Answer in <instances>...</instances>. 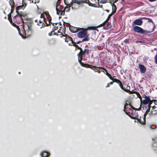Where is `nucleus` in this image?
I'll use <instances>...</instances> for the list:
<instances>
[{
	"instance_id": "obj_20",
	"label": "nucleus",
	"mask_w": 157,
	"mask_h": 157,
	"mask_svg": "<svg viewBox=\"0 0 157 157\" xmlns=\"http://www.w3.org/2000/svg\"><path fill=\"white\" fill-rule=\"evenodd\" d=\"M57 6H58V5H57V3L56 5V13H57V14L58 15H59L60 14L61 11L59 10L58 9Z\"/></svg>"
},
{
	"instance_id": "obj_24",
	"label": "nucleus",
	"mask_w": 157,
	"mask_h": 157,
	"mask_svg": "<svg viewBox=\"0 0 157 157\" xmlns=\"http://www.w3.org/2000/svg\"><path fill=\"white\" fill-rule=\"evenodd\" d=\"M127 108H128V110H131V109H130L131 108H132V109L134 108L133 107H132V105L130 104L127 103Z\"/></svg>"
},
{
	"instance_id": "obj_51",
	"label": "nucleus",
	"mask_w": 157,
	"mask_h": 157,
	"mask_svg": "<svg viewBox=\"0 0 157 157\" xmlns=\"http://www.w3.org/2000/svg\"><path fill=\"white\" fill-rule=\"evenodd\" d=\"M109 84L108 83L107 85V86H106V87H109Z\"/></svg>"
},
{
	"instance_id": "obj_8",
	"label": "nucleus",
	"mask_w": 157,
	"mask_h": 157,
	"mask_svg": "<svg viewBox=\"0 0 157 157\" xmlns=\"http://www.w3.org/2000/svg\"><path fill=\"white\" fill-rule=\"evenodd\" d=\"M152 140L153 141L152 143V149L157 152V137L152 138Z\"/></svg>"
},
{
	"instance_id": "obj_33",
	"label": "nucleus",
	"mask_w": 157,
	"mask_h": 157,
	"mask_svg": "<svg viewBox=\"0 0 157 157\" xmlns=\"http://www.w3.org/2000/svg\"><path fill=\"white\" fill-rule=\"evenodd\" d=\"M10 23L13 26L15 27H16L17 26L13 22V21H12V22H11Z\"/></svg>"
},
{
	"instance_id": "obj_60",
	"label": "nucleus",
	"mask_w": 157,
	"mask_h": 157,
	"mask_svg": "<svg viewBox=\"0 0 157 157\" xmlns=\"http://www.w3.org/2000/svg\"><path fill=\"white\" fill-rule=\"evenodd\" d=\"M124 0H122V2H124Z\"/></svg>"
},
{
	"instance_id": "obj_19",
	"label": "nucleus",
	"mask_w": 157,
	"mask_h": 157,
	"mask_svg": "<svg viewBox=\"0 0 157 157\" xmlns=\"http://www.w3.org/2000/svg\"><path fill=\"white\" fill-rule=\"evenodd\" d=\"M136 119H137L138 120V121L141 124H145V120L144 119V118H143V120H144L143 121L140 118H136Z\"/></svg>"
},
{
	"instance_id": "obj_15",
	"label": "nucleus",
	"mask_w": 157,
	"mask_h": 157,
	"mask_svg": "<svg viewBox=\"0 0 157 157\" xmlns=\"http://www.w3.org/2000/svg\"><path fill=\"white\" fill-rule=\"evenodd\" d=\"M70 31L72 33H75L78 31V28L76 27H72L71 28H70Z\"/></svg>"
},
{
	"instance_id": "obj_43",
	"label": "nucleus",
	"mask_w": 157,
	"mask_h": 157,
	"mask_svg": "<svg viewBox=\"0 0 157 157\" xmlns=\"http://www.w3.org/2000/svg\"><path fill=\"white\" fill-rule=\"evenodd\" d=\"M51 23H52V22H51ZM58 23V22H56V23H52V25H53V26H54V24H56V25H57Z\"/></svg>"
},
{
	"instance_id": "obj_56",
	"label": "nucleus",
	"mask_w": 157,
	"mask_h": 157,
	"mask_svg": "<svg viewBox=\"0 0 157 157\" xmlns=\"http://www.w3.org/2000/svg\"><path fill=\"white\" fill-rule=\"evenodd\" d=\"M35 21L36 22H38V20H37L36 19V20Z\"/></svg>"
},
{
	"instance_id": "obj_18",
	"label": "nucleus",
	"mask_w": 157,
	"mask_h": 157,
	"mask_svg": "<svg viewBox=\"0 0 157 157\" xmlns=\"http://www.w3.org/2000/svg\"><path fill=\"white\" fill-rule=\"evenodd\" d=\"M24 24H26L28 28H32V22H24Z\"/></svg>"
},
{
	"instance_id": "obj_4",
	"label": "nucleus",
	"mask_w": 157,
	"mask_h": 157,
	"mask_svg": "<svg viewBox=\"0 0 157 157\" xmlns=\"http://www.w3.org/2000/svg\"><path fill=\"white\" fill-rule=\"evenodd\" d=\"M98 68H101L104 70L105 71H101L104 72V74L106 75L110 79L112 80L114 82H117L121 88H125L123 87V85L120 80L117 78L113 79L111 75L105 69L101 67H99Z\"/></svg>"
},
{
	"instance_id": "obj_52",
	"label": "nucleus",
	"mask_w": 157,
	"mask_h": 157,
	"mask_svg": "<svg viewBox=\"0 0 157 157\" xmlns=\"http://www.w3.org/2000/svg\"><path fill=\"white\" fill-rule=\"evenodd\" d=\"M13 9H11V13H13Z\"/></svg>"
},
{
	"instance_id": "obj_54",
	"label": "nucleus",
	"mask_w": 157,
	"mask_h": 157,
	"mask_svg": "<svg viewBox=\"0 0 157 157\" xmlns=\"http://www.w3.org/2000/svg\"><path fill=\"white\" fill-rule=\"evenodd\" d=\"M48 35L49 36H51V33H48Z\"/></svg>"
},
{
	"instance_id": "obj_29",
	"label": "nucleus",
	"mask_w": 157,
	"mask_h": 157,
	"mask_svg": "<svg viewBox=\"0 0 157 157\" xmlns=\"http://www.w3.org/2000/svg\"><path fill=\"white\" fill-rule=\"evenodd\" d=\"M128 108H127V103H126L124 105V109H123V110L124 112H125V109H127Z\"/></svg>"
},
{
	"instance_id": "obj_3",
	"label": "nucleus",
	"mask_w": 157,
	"mask_h": 157,
	"mask_svg": "<svg viewBox=\"0 0 157 157\" xmlns=\"http://www.w3.org/2000/svg\"><path fill=\"white\" fill-rule=\"evenodd\" d=\"M133 30L135 33L141 34H146L154 31V28H153L151 31H148L144 29L140 26H135L133 27Z\"/></svg>"
},
{
	"instance_id": "obj_53",
	"label": "nucleus",
	"mask_w": 157,
	"mask_h": 157,
	"mask_svg": "<svg viewBox=\"0 0 157 157\" xmlns=\"http://www.w3.org/2000/svg\"><path fill=\"white\" fill-rule=\"evenodd\" d=\"M109 83V85H112L113 84V82H111Z\"/></svg>"
},
{
	"instance_id": "obj_5",
	"label": "nucleus",
	"mask_w": 157,
	"mask_h": 157,
	"mask_svg": "<svg viewBox=\"0 0 157 157\" xmlns=\"http://www.w3.org/2000/svg\"><path fill=\"white\" fill-rule=\"evenodd\" d=\"M77 36L79 38H83L82 41H88L90 40L89 35L85 30L79 31L78 33Z\"/></svg>"
},
{
	"instance_id": "obj_31",
	"label": "nucleus",
	"mask_w": 157,
	"mask_h": 157,
	"mask_svg": "<svg viewBox=\"0 0 157 157\" xmlns=\"http://www.w3.org/2000/svg\"><path fill=\"white\" fill-rule=\"evenodd\" d=\"M124 42L125 44L129 43V40L127 39L125 40L124 41Z\"/></svg>"
},
{
	"instance_id": "obj_13",
	"label": "nucleus",
	"mask_w": 157,
	"mask_h": 157,
	"mask_svg": "<svg viewBox=\"0 0 157 157\" xmlns=\"http://www.w3.org/2000/svg\"><path fill=\"white\" fill-rule=\"evenodd\" d=\"M49 155V153L45 151H42L40 154L41 157H48Z\"/></svg>"
},
{
	"instance_id": "obj_14",
	"label": "nucleus",
	"mask_w": 157,
	"mask_h": 157,
	"mask_svg": "<svg viewBox=\"0 0 157 157\" xmlns=\"http://www.w3.org/2000/svg\"><path fill=\"white\" fill-rule=\"evenodd\" d=\"M111 4V5L112 6V13L114 14L116 12L117 10V7L116 5L114 4H112L111 2H109Z\"/></svg>"
},
{
	"instance_id": "obj_38",
	"label": "nucleus",
	"mask_w": 157,
	"mask_h": 157,
	"mask_svg": "<svg viewBox=\"0 0 157 157\" xmlns=\"http://www.w3.org/2000/svg\"><path fill=\"white\" fill-rule=\"evenodd\" d=\"M113 14L112 13H112L110 14H109L108 16V19H109L112 16Z\"/></svg>"
},
{
	"instance_id": "obj_44",
	"label": "nucleus",
	"mask_w": 157,
	"mask_h": 157,
	"mask_svg": "<svg viewBox=\"0 0 157 157\" xmlns=\"http://www.w3.org/2000/svg\"><path fill=\"white\" fill-rule=\"evenodd\" d=\"M42 25L43 26V27H44L45 26V25L44 24V23H42Z\"/></svg>"
},
{
	"instance_id": "obj_47",
	"label": "nucleus",
	"mask_w": 157,
	"mask_h": 157,
	"mask_svg": "<svg viewBox=\"0 0 157 157\" xmlns=\"http://www.w3.org/2000/svg\"><path fill=\"white\" fill-rule=\"evenodd\" d=\"M150 2H154L156 1V0H148Z\"/></svg>"
},
{
	"instance_id": "obj_42",
	"label": "nucleus",
	"mask_w": 157,
	"mask_h": 157,
	"mask_svg": "<svg viewBox=\"0 0 157 157\" xmlns=\"http://www.w3.org/2000/svg\"><path fill=\"white\" fill-rule=\"evenodd\" d=\"M11 13H9L8 15V17H9V18H10V17H11Z\"/></svg>"
},
{
	"instance_id": "obj_7",
	"label": "nucleus",
	"mask_w": 157,
	"mask_h": 157,
	"mask_svg": "<svg viewBox=\"0 0 157 157\" xmlns=\"http://www.w3.org/2000/svg\"><path fill=\"white\" fill-rule=\"evenodd\" d=\"M142 19H144V18H143V17H141L138 19H136L133 21L132 23V25H133L134 24L136 25H137V26L141 25L143 23V21L142 20Z\"/></svg>"
},
{
	"instance_id": "obj_28",
	"label": "nucleus",
	"mask_w": 157,
	"mask_h": 157,
	"mask_svg": "<svg viewBox=\"0 0 157 157\" xmlns=\"http://www.w3.org/2000/svg\"><path fill=\"white\" fill-rule=\"evenodd\" d=\"M136 42L137 43H142V44H144V42L143 41H140V40H136Z\"/></svg>"
},
{
	"instance_id": "obj_16",
	"label": "nucleus",
	"mask_w": 157,
	"mask_h": 157,
	"mask_svg": "<svg viewBox=\"0 0 157 157\" xmlns=\"http://www.w3.org/2000/svg\"><path fill=\"white\" fill-rule=\"evenodd\" d=\"M143 18H144V19L145 20L147 19L148 22H151L152 25H153V28H154V29H155V24L151 19L145 17H143Z\"/></svg>"
},
{
	"instance_id": "obj_63",
	"label": "nucleus",
	"mask_w": 157,
	"mask_h": 157,
	"mask_svg": "<svg viewBox=\"0 0 157 157\" xmlns=\"http://www.w3.org/2000/svg\"><path fill=\"white\" fill-rule=\"evenodd\" d=\"M54 35H56V33H54Z\"/></svg>"
},
{
	"instance_id": "obj_58",
	"label": "nucleus",
	"mask_w": 157,
	"mask_h": 157,
	"mask_svg": "<svg viewBox=\"0 0 157 157\" xmlns=\"http://www.w3.org/2000/svg\"><path fill=\"white\" fill-rule=\"evenodd\" d=\"M40 23H37V25H40Z\"/></svg>"
},
{
	"instance_id": "obj_26",
	"label": "nucleus",
	"mask_w": 157,
	"mask_h": 157,
	"mask_svg": "<svg viewBox=\"0 0 157 157\" xmlns=\"http://www.w3.org/2000/svg\"><path fill=\"white\" fill-rule=\"evenodd\" d=\"M54 28L52 29V32H54V30H56L58 28V27L54 26Z\"/></svg>"
},
{
	"instance_id": "obj_59",
	"label": "nucleus",
	"mask_w": 157,
	"mask_h": 157,
	"mask_svg": "<svg viewBox=\"0 0 157 157\" xmlns=\"http://www.w3.org/2000/svg\"><path fill=\"white\" fill-rule=\"evenodd\" d=\"M71 9H74V8H73V7H71Z\"/></svg>"
},
{
	"instance_id": "obj_39",
	"label": "nucleus",
	"mask_w": 157,
	"mask_h": 157,
	"mask_svg": "<svg viewBox=\"0 0 157 157\" xmlns=\"http://www.w3.org/2000/svg\"><path fill=\"white\" fill-rule=\"evenodd\" d=\"M70 7H68L66 10L67 12H69L70 11Z\"/></svg>"
},
{
	"instance_id": "obj_11",
	"label": "nucleus",
	"mask_w": 157,
	"mask_h": 157,
	"mask_svg": "<svg viewBox=\"0 0 157 157\" xmlns=\"http://www.w3.org/2000/svg\"><path fill=\"white\" fill-rule=\"evenodd\" d=\"M81 64V65L84 67H86L87 68H90L92 70H94V68H98L99 67H97L96 66H93L91 65H90L88 64H84L82 63H80Z\"/></svg>"
},
{
	"instance_id": "obj_45",
	"label": "nucleus",
	"mask_w": 157,
	"mask_h": 157,
	"mask_svg": "<svg viewBox=\"0 0 157 157\" xmlns=\"http://www.w3.org/2000/svg\"><path fill=\"white\" fill-rule=\"evenodd\" d=\"M80 51L79 52H80L81 53H82V52H83V51L82 48L80 49Z\"/></svg>"
},
{
	"instance_id": "obj_41",
	"label": "nucleus",
	"mask_w": 157,
	"mask_h": 157,
	"mask_svg": "<svg viewBox=\"0 0 157 157\" xmlns=\"http://www.w3.org/2000/svg\"><path fill=\"white\" fill-rule=\"evenodd\" d=\"M76 47L79 49H81V48L77 45H76Z\"/></svg>"
},
{
	"instance_id": "obj_50",
	"label": "nucleus",
	"mask_w": 157,
	"mask_h": 157,
	"mask_svg": "<svg viewBox=\"0 0 157 157\" xmlns=\"http://www.w3.org/2000/svg\"><path fill=\"white\" fill-rule=\"evenodd\" d=\"M106 0H105L103 2H102V3H105L106 2ZM100 3H101V2Z\"/></svg>"
},
{
	"instance_id": "obj_40",
	"label": "nucleus",
	"mask_w": 157,
	"mask_h": 157,
	"mask_svg": "<svg viewBox=\"0 0 157 157\" xmlns=\"http://www.w3.org/2000/svg\"><path fill=\"white\" fill-rule=\"evenodd\" d=\"M147 111L146 113H145L144 115V119H145V116L147 115Z\"/></svg>"
},
{
	"instance_id": "obj_1",
	"label": "nucleus",
	"mask_w": 157,
	"mask_h": 157,
	"mask_svg": "<svg viewBox=\"0 0 157 157\" xmlns=\"http://www.w3.org/2000/svg\"><path fill=\"white\" fill-rule=\"evenodd\" d=\"M122 89L124 91L127 93H129V94L135 93L136 94L137 97L140 98L141 103H143L144 105H146L148 104L149 106H150V105L152 103V101L151 100L149 96H147L145 95H144L143 97L145 99L142 101L141 96L139 93L137 92H136L133 90L131 91L127 89Z\"/></svg>"
},
{
	"instance_id": "obj_23",
	"label": "nucleus",
	"mask_w": 157,
	"mask_h": 157,
	"mask_svg": "<svg viewBox=\"0 0 157 157\" xmlns=\"http://www.w3.org/2000/svg\"><path fill=\"white\" fill-rule=\"evenodd\" d=\"M46 16L47 18L48 19L49 22L51 21L52 19H51V18L50 15L48 13V14H46Z\"/></svg>"
},
{
	"instance_id": "obj_25",
	"label": "nucleus",
	"mask_w": 157,
	"mask_h": 157,
	"mask_svg": "<svg viewBox=\"0 0 157 157\" xmlns=\"http://www.w3.org/2000/svg\"><path fill=\"white\" fill-rule=\"evenodd\" d=\"M46 20H45V18H44L43 19H41L39 21L40 23H43V21H44V22Z\"/></svg>"
},
{
	"instance_id": "obj_49",
	"label": "nucleus",
	"mask_w": 157,
	"mask_h": 157,
	"mask_svg": "<svg viewBox=\"0 0 157 157\" xmlns=\"http://www.w3.org/2000/svg\"><path fill=\"white\" fill-rule=\"evenodd\" d=\"M118 0H115L114 1L113 0V2L114 3H115Z\"/></svg>"
},
{
	"instance_id": "obj_46",
	"label": "nucleus",
	"mask_w": 157,
	"mask_h": 157,
	"mask_svg": "<svg viewBox=\"0 0 157 157\" xmlns=\"http://www.w3.org/2000/svg\"><path fill=\"white\" fill-rule=\"evenodd\" d=\"M68 8V7L66 6V7H65L64 10L65 11V10H66Z\"/></svg>"
},
{
	"instance_id": "obj_64",
	"label": "nucleus",
	"mask_w": 157,
	"mask_h": 157,
	"mask_svg": "<svg viewBox=\"0 0 157 157\" xmlns=\"http://www.w3.org/2000/svg\"><path fill=\"white\" fill-rule=\"evenodd\" d=\"M4 13H5V11H4Z\"/></svg>"
},
{
	"instance_id": "obj_61",
	"label": "nucleus",
	"mask_w": 157,
	"mask_h": 157,
	"mask_svg": "<svg viewBox=\"0 0 157 157\" xmlns=\"http://www.w3.org/2000/svg\"><path fill=\"white\" fill-rule=\"evenodd\" d=\"M104 29H106L105 28V27H104Z\"/></svg>"
},
{
	"instance_id": "obj_35",
	"label": "nucleus",
	"mask_w": 157,
	"mask_h": 157,
	"mask_svg": "<svg viewBox=\"0 0 157 157\" xmlns=\"http://www.w3.org/2000/svg\"><path fill=\"white\" fill-rule=\"evenodd\" d=\"M41 19H43V18H45L44 15L43 14H41L40 17Z\"/></svg>"
},
{
	"instance_id": "obj_9",
	"label": "nucleus",
	"mask_w": 157,
	"mask_h": 157,
	"mask_svg": "<svg viewBox=\"0 0 157 157\" xmlns=\"http://www.w3.org/2000/svg\"><path fill=\"white\" fill-rule=\"evenodd\" d=\"M23 29L25 36L26 37H28L30 36L32 32V28H28V29L26 31V32L25 30L24 26H23Z\"/></svg>"
},
{
	"instance_id": "obj_22",
	"label": "nucleus",
	"mask_w": 157,
	"mask_h": 157,
	"mask_svg": "<svg viewBox=\"0 0 157 157\" xmlns=\"http://www.w3.org/2000/svg\"><path fill=\"white\" fill-rule=\"evenodd\" d=\"M127 115H128L129 116H130L132 119H135L136 118V116H135V117H131L130 115V112H127L126 111H125V112H124Z\"/></svg>"
},
{
	"instance_id": "obj_55",
	"label": "nucleus",
	"mask_w": 157,
	"mask_h": 157,
	"mask_svg": "<svg viewBox=\"0 0 157 157\" xmlns=\"http://www.w3.org/2000/svg\"><path fill=\"white\" fill-rule=\"evenodd\" d=\"M106 11H107L108 12H109V10H106Z\"/></svg>"
},
{
	"instance_id": "obj_62",
	"label": "nucleus",
	"mask_w": 157,
	"mask_h": 157,
	"mask_svg": "<svg viewBox=\"0 0 157 157\" xmlns=\"http://www.w3.org/2000/svg\"><path fill=\"white\" fill-rule=\"evenodd\" d=\"M19 35H21V34H20V33H19Z\"/></svg>"
},
{
	"instance_id": "obj_57",
	"label": "nucleus",
	"mask_w": 157,
	"mask_h": 157,
	"mask_svg": "<svg viewBox=\"0 0 157 157\" xmlns=\"http://www.w3.org/2000/svg\"><path fill=\"white\" fill-rule=\"evenodd\" d=\"M43 26L41 25V26L40 27V29H42V28H43Z\"/></svg>"
},
{
	"instance_id": "obj_17",
	"label": "nucleus",
	"mask_w": 157,
	"mask_h": 157,
	"mask_svg": "<svg viewBox=\"0 0 157 157\" xmlns=\"http://www.w3.org/2000/svg\"><path fill=\"white\" fill-rule=\"evenodd\" d=\"M9 3L10 4L11 6V8L12 9H14V1L13 0H10L9 1Z\"/></svg>"
},
{
	"instance_id": "obj_21",
	"label": "nucleus",
	"mask_w": 157,
	"mask_h": 157,
	"mask_svg": "<svg viewBox=\"0 0 157 157\" xmlns=\"http://www.w3.org/2000/svg\"><path fill=\"white\" fill-rule=\"evenodd\" d=\"M72 40V38L71 37L67 35V36L66 37V39L65 40V41L66 42H68V40Z\"/></svg>"
},
{
	"instance_id": "obj_6",
	"label": "nucleus",
	"mask_w": 157,
	"mask_h": 157,
	"mask_svg": "<svg viewBox=\"0 0 157 157\" xmlns=\"http://www.w3.org/2000/svg\"><path fill=\"white\" fill-rule=\"evenodd\" d=\"M89 50L86 49H85L82 52V53H81L80 52H79L78 54V60L80 63H81V61L82 60V55H86V53H87L88 52Z\"/></svg>"
},
{
	"instance_id": "obj_36",
	"label": "nucleus",
	"mask_w": 157,
	"mask_h": 157,
	"mask_svg": "<svg viewBox=\"0 0 157 157\" xmlns=\"http://www.w3.org/2000/svg\"><path fill=\"white\" fill-rule=\"evenodd\" d=\"M46 24V25H45V26H48V25H49V24H48L46 21V20H45V21L44 22ZM51 22H50H50H49V23H51Z\"/></svg>"
},
{
	"instance_id": "obj_10",
	"label": "nucleus",
	"mask_w": 157,
	"mask_h": 157,
	"mask_svg": "<svg viewBox=\"0 0 157 157\" xmlns=\"http://www.w3.org/2000/svg\"><path fill=\"white\" fill-rule=\"evenodd\" d=\"M64 2L65 4L67 5L68 7H70L74 3H76L78 4L80 3V2L76 0H72L71 2L69 4H67L66 2L64 1Z\"/></svg>"
},
{
	"instance_id": "obj_37",
	"label": "nucleus",
	"mask_w": 157,
	"mask_h": 157,
	"mask_svg": "<svg viewBox=\"0 0 157 157\" xmlns=\"http://www.w3.org/2000/svg\"><path fill=\"white\" fill-rule=\"evenodd\" d=\"M94 71L95 72H98L99 73H100L101 72V71L99 70H95Z\"/></svg>"
},
{
	"instance_id": "obj_27",
	"label": "nucleus",
	"mask_w": 157,
	"mask_h": 157,
	"mask_svg": "<svg viewBox=\"0 0 157 157\" xmlns=\"http://www.w3.org/2000/svg\"><path fill=\"white\" fill-rule=\"evenodd\" d=\"M155 63L156 64H157V53L156 54L155 57Z\"/></svg>"
},
{
	"instance_id": "obj_48",
	"label": "nucleus",
	"mask_w": 157,
	"mask_h": 157,
	"mask_svg": "<svg viewBox=\"0 0 157 157\" xmlns=\"http://www.w3.org/2000/svg\"><path fill=\"white\" fill-rule=\"evenodd\" d=\"M106 23V21H105V22H104L103 23L101 24V25H104V24H105Z\"/></svg>"
},
{
	"instance_id": "obj_34",
	"label": "nucleus",
	"mask_w": 157,
	"mask_h": 157,
	"mask_svg": "<svg viewBox=\"0 0 157 157\" xmlns=\"http://www.w3.org/2000/svg\"><path fill=\"white\" fill-rule=\"evenodd\" d=\"M8 19L10 22V23L12 22V19L11 17H10V18L9 17H8Z\"/></svg>"
},
{
	"instance_id": "obj_12",
	"label": "nucleus",
	"mask_w": 157,
	"mask_h": 157,
	"mask_svg": "<svg viewBox=\"0 0 157 157\" xmlns=\"http://www.w3.org/2000/svg\"><path fill=\"white\" fill-rule=\"evenodd\" d=\"M139 67L141 73H144L145 72L146 69L144 65L141 64H140L139 65Z\"/></svg>"
},
{
	"instance_id": "obj_2",
	"label": "nucleus",
	"mask_w": 157,
	"mask_h": 157,
	"mask_svg": "<svg viewBox=\"0 0 157 157\" xmlns=\"http://www.w3.org/2000/svg\"><path fill=\"white\" fill-rule=\"evenodd\" d=\"M26 6V4H23L22 6H17L16 8V12L17 13V15L15 16L13 18V20L15 21V22L17 23H20L21 22L22 23H24V22L23 21V18L22 17V15L19 13L18 10H19L21 9H24L25 8Z\"/></svg>"
},
{
	"instance_id": "obj_32",
	"label": "nucleus",
	"mask_w": 157,
	"mask_h": 157,
	"mask_svg": "<svg viewBox=\"0 0 157 157\" xmlns=\"http://www.w3.org/2000/svg\"><path fill=\"white\" fill-rule=\"evenodd\" d=\"M10 23L13 26L15 27H16L17 26L13 22V21H12V22H11Z\"/></svg>"
},
{
	"instance_id": "obj_30",
	"label": "nucleus",
	"mask_w": 157,
	"mask_h": 157,
	"mask_svg": "<svg viewBox=\"0 0 157 157\" xmlns=\"http://www.w3.org/2000/svg\"><path fill=\"white\" fill-rule=\"evenodd\" d=\"M65 14V11L64 10L61 11L60 15H64Z\"/></svg>"
}]
</instances>
